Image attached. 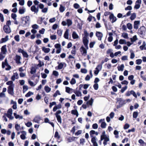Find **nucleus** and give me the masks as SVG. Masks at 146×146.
<instances>
[{"label": "nucleus", "mask_w": 146, "mask_h": 146, "mask_svg": "<svg viewBox=\"0 0 146 146\" xmlns=\"http://www.w3.org/2000/svg\"><path fill=\"white\" fill-rule=\"evenodd\" d=\"M145 27L144 26H142L138 29L137 33L140 37H143L145 34Z\"/></svg>", "instance_id": "1"}, {"label": "nucleus", "mask_w": 146, "mask_h": 146, "mask_svg": "<svg viewBox=\"0 0 146 146\" xmlns=\"http://www.w3.org/2000/svg\"><path fill=\"white\" fill-rule=\"evenodd\" d=\"M117 102H118L119 105L117 106V108L122 107L125 104L126 102L125 100H123L121 98H116Z\"/></svg>", "instance_id": "2"}, {"label": "nucleus", "mask_w": 146, "mask_h": 146, "mask_svg": "<svg viewBox=\"0 0 146 146\" xmlns=\"http://www.w3.org/2000/svg\"><path fill=\"white\" fill-rule=\"evenodd\" d=\"M62 113V111L60 110H58L55 113V115L56 117L57 120L58 122L61 124L62 123V119L61 116L59 115Z\"/></svg>", "instance_id": "3"}, {"label": "nucleus", "mask_w": 146, "mask_h": 146, "mask_svg": "<svg viewBox=\"0 0 146 146\" xmlns=\"http://www.w3.org/2000/svg\"><path fill=\"white\" fill-rule=\"evenodd\" d=\"M7 92L9 94L13 96L14 94V85H11L8 87Z\"/></svg>", "instance_id": "4"}, {"label": "nucleus", "mask_w": 146, "mask_h": 146, "mask_svg": "<svg viewBox=\"0 0 146 146\" xmlns=\"http://www.w3.org/2000/svg\"><path fill=\"white\" fill-rule=\"evenodd\" d=\"M131 94L135 98L137 97V96L135 92L133 90H131V91H128L126 92L125 93V96H129Z\"/></svg>", "instance_id": "5"}, {"label": "nucleus", "mask_w": 146, "mask_h": 146, "mask_svg": "<svg viewBox=\"0 0 146 146\" xmlns=\"http://www.w3.org/2000/svg\"><path fill=\"white\" fill-rule=\"evenodd\" d=\"M3 30L7 34H9L11 32L10 26L8 25H4L3 27Z\"/></svg>", "instance_id": "6"}, {"label": "nucleus", "mask_w": 146, "mask_h": 146, "mask_svg": "<svg viewBox=\"0 0 146 146\" xmlns=\"http://www.w3.org/2000/svg\"><path fill=\"white\" fill-rule=\"evenodd\" d=\"M80 50L82 55L84 56L86 55L87 51L86 49L83 46H82L80 48Z\"/></svg>", "instance_id": "7"}, {"label": "nucleus", "mask_w": 146, "mask_h": 146, "mask_svg": "<svg viewBox=\"0 0 146 146\" xmlns=\"http://www.w3.org/2000/svg\"><path fill=\"white\" fill-rule=\"evenodd\" d=\"M83 42L85 46L87 49H88V40L87 39V38H83Z\"/></svg>", "instance_id": "8"}, {"label": "nucleus", "mask_w": 146, "mask_h": 146, "mask_svg": "<svg viewBox=\"0 0 146 146\" xmlns=\"http://www.w3.org/2000/svg\"><path fill=\"white\" fill-rule=\"evenodd\" d=\"M109 18L110 20L112 19V20L111 21L112 23H113L115 22L117 20V18L116 17L114 16L113 13H111L110 15L109 16Z\"/></svg>", "instance_id": "9"}, {"label": "nucleus", "mask_w": 146, "mask_h": 146, "mask_svg": "<svg viewBox=\"0 0 146 146\" xmlns=\"http://www.w3.org/2000/svg\"><path fill=\"white\" fill-rule=\"evenodd\" d=\"M96 36L98 38V39L99 40H101L103 36L102 33L100 32L97 31L96 34Z\"/></svg>", "instance_id": "10"}, {"label": "nucleus", "mask_w": 146, "mask_h": 146, "mask_svg": "<svg viewBox=\"0 0 146 146\" xmlns=\"http://www.w3.org/2000/svg\"><path fill=\"white\" fill-rule=\"evenodd\" d=\"M139 21H136L134 22L133 27L134 29H137L138 28L140 24Z\"/></svg>", "instance_id": "11"}, {"label": "nucleus", "mask_w": 146, "mask_h": 146, "mask_svg": "<svg viewBox=\"0 0 146 146\" xmlns=\"http://www.w3.org/2000/svg\"><path fill=\"white\" fill-rule=\"evenodd\" d=\"M6 45H4L2 46L1 48V53L3 54H6L7 52V50L6 48Z\"/></svg>", "instance_id": "12"}, {"label": "nucleus", "mask_w": 146, "mask_h": 146, "mask_svg": "<svg viewBox=\"0 0 146 146\" xmlns=\"http://www.w3.org/2000/svg\"><path fill=\"white\" fill-rule=\"evenodd\" d=\"M62 108V106L60 104H59L57 106H55L54 107L53 109V111H55L57 109H60Z\"/></svg>", "instance_id": "13"}, {"label": "nucleus", "mask_w": 146, "mask_h": 146, "mask_svg": "<svg viewBox=\"0 0 146 146\" xmlns=\"http://www.w3.org/2000/svg\"><path fill=\"white\" fill-rule=\"evenodd\" d=\"M21 133H23L20 135V137L22 139L24 140L26 138V133L25 131H23L21 132Z\"/></svg>", "instance_id": "14"}, {"label": "nucleus", "mask_w": 146, "mask_h": 146, "mask_svg": "<svg viewBox=\"0 0 146 146\" xmlns=\"http://www.w3.org/2000/svg\"><path fill=\"white\" fill-rule=\"evenodd\" d=\"M91 142L93 143L94 146H98V144L96 142L95 137H93L92 138Z\"/></svg>", "instance_id": "15"}, {"label": "nucleus", "mask_w": 146, "mask_h": 146, "mask_svg": "<svg viewBox=\"0 0 146 146\" xmlns=\"http://www.w3.org/2000/svg\"><path fill=\"white\" fill-rule=\"evenodd\" d=\"M42 51L45 53H48L50 50L49 48H46L45 47L43 46L42 48Z\"/></svg>", "instance_id": "16"}, {"label": "nucleus", "mask_w": 146, "mask_h": 146, "mask_svg": "<svg viewBox=\"0 0 146 146\" xmlns=\"http://www.w3.org/2000/svg\"><path fill=\"white\" fill-rule=\"evenodd\" d=\"M9 65L7 62V59H5V60L4 62H2V66L3 68H4L5 67V65L6 66H7Z\"/></svg>", "instance_id": "17"}, {"label": "nucleus", "mask_w": 146, "mask_h": 146, "mask_svg": "<svg viewBox=\"0 0 146 146\" xmlns=\"http://www.w3.org/2000/svg\"><path fill=\"white\" fill-rule=\"evenodd\" d=\"M57 63L58 64V69L60 70L64 66L63 64L66 65V64L64 63H63L62 62H61L60 63L59 62H58Z\"/></svg>", "instance_id": "18"}, {"label": "nucleus", "mask_w": 146, "mask_h": 146, "mask_svg": "<svg viewBox=\"0 0 146 146\" xmlns=\"http://www.w3.org/2000/svg\"><path fill=\"white\" fill-rule=\"evenodd\" d=\"M71 113L72 114L76 115V117H78V112L77 110L75 109L72 110L71 111Z\"/></svg>", "instance_id": "19"}, {"label": "nucleus", "mask_w": 146, "mask_h": 146, "mask_svg": "<svg viewBox=\"0 0 146 146\" xmlns=\"http://www.w3.org/2000/svg\"><path fill=\"white\" fill-rule=\"evenodd\" d=\"M21 58V57L20 56L16 55V56L15 59L16 62L17 63L19 64L20 63V60Z\"/></svg>", "instance_id": "20"}, {"label": "nucleus", "mask_w": 146, "mask_h": 146, "mask_svg": "<svg viewBox=\"0 0 146 146\" xmlns=\"http://www.w3.org/2000/svg\"><path fill=\"white\" fill-rule=\"evenodd\" d=\"M8 40V36H6L5 38H2L1 39V40L0 41L1 42H0V43L5 42H6Z\"/></svg>", "instance_id": "21"}, {"label": "nucleus", "mask_w": 146, "mask_h": 146, "mask_svg": "<svg viewBox=\"0 0 146 146\" xmlns=\"http://www.w3.org/2000/svg\"><path fill=\"white\" fill-rule=\"evenodd\" d=\"M146 44L145 41H143V44L142 45H141L139 47L140 49L141 50H143L144 49L146 50V48L145 47L146 46Z\"/></svg>", "instance_id": "22"}, {"label": "nucleus", "mask_w": 146, "mask_h": 146, "mask_svg": "<svg viewBox=\"0 0 146 146\" xmlns=\"http://www.w3.org/2000/svg\"><path fill=\"white\" fill-rule=\"evenodd\" d=\"M73 92L76 94L77 96H82L81 92L79 91L74 90Z\"/></svg>", "instance_id": "23"}, {"label": "nucleus", "mask_w": 146, "mask_h": 146, "mask_svg": "<svg viewBox=\"0 0 146 146\" xmlns=\"http://www.w3.org/2000/svg\"><path fill=\"white\" fill-rule=\"evenodd\" d=\"M40 120V118L39 117L36 116L33 119V121L35 122L39 123V121Z\"/></svg>", "instance_id": "24"}, {"label": "nucleus", "mask_w": 146, "mask_h": 146, "mask_svg": "<svg viewBox=\"0 0 146 146\" xmlns=\"http://www.w3.org/2000/svg\"><path fill=\"white\" fill-rule=\"evenodd\" d=\"M72 37L74 39H77L78 38L79 36L76 32L74 31L72 34Z\"/></svg>", "instance_id": "25"}, {"label": "nucleus", "mask_w": 146, "mask_h": 146, "mask_svg": "<svg viewBox=\"0 0 146 146\" xmlns=\"http://www.w3.org/2000/svg\"><path fill=\"white\" fill-rule=\"evenodd\" d=\"M78 138V137H70L68 139V141L69 142H71L72 141H75V139H77Z\"/></svg>", "instance_id": "26"}, {"label": "nucleus", "mask_w": 146, "mask_h": 146, "mask_svg": "<svg viewBox=\"0 0 146 146\" xmlns=\"http://www.w3.org/2000/svg\"><path fill=\"white\" fill-rule=\"evenodd\" d=\"M93 99L92 98H91L90 100L88 101H87L86 102V104L87 105H90L92 106L93 103Z\"/></svg>", "instance_id": "27"}, {"label": "nucleus", "mask_w": 146, "mask_h": 146, "mask_svg": "<svg viewBox=\"0 0 146 146\" xmlns=\"http://www.w3.org/2000/svg\"><path fill=\"white\" fill-rule=\"evenodd\" d=\"M136 17V14L135 13H133L131 14V15L130 17V19L131 21H132L135 19Z\"/></svg>", "instance_id": "28"}, {"label": "nucleus", "mask_w": 146, "mask_h": 146, "mask_svg": "<svg viewBox=\"0 0 146 146\" xmlns=\"http://www.w3.org/2000/svg\"><path fill=\"white\" fill-rule=\"evenodd\" d=\"M66 23L68 27L71 26L72 24V22L71 20L70 19H67L66 20Z\"/></svg>", "instance_id": "29"}, {"label": "nucleus", "mask_w": 146, "mask_h": 146, "mask_svg": "<svg viewBox=\"0 0 146 146\" xmlns=\"http://www.w3.org/2000/svg\"><path fill=\"white\" fill-rule=\"evenodd\" d=\"M137 39L136 35H135L133 36L132 38H130L131 41L132 42H135Z\"/></svg>", "instance_id": "30"}, {"label": "nucleus", "mask_w": 146, "mask_h": 146, "mask_svg": "<svg viewBox=\"0 0 146 146\" xmlns=\"http://www.w3.org/2000/svg\"><path fill=\"white\" fill-rule=\"evenodd\" d=\"M36 69L35 67H32L30 71L31 74H34L36 73Z\"/></svg>", "instance_id": "31"}, {"label": "nucleus", "mask_w": 146, "mask_h": 146, "mask_svg": "<svg viewBox=\"0 0 146 146\" xmlns=\"http://www.w3.org/2000/svg\"><path fill=\"white\" fill-rule=\"evenodd\" d=\"M124 68V65L123 64H122L120 66H118L117 67L118 70L119 71H122L123 70Z\"/></svg>", "instance_id": "32"}, {"label": "nucleus", "mask_w": 146, "mask_h": 146, "mask_svg": "<svg viewBox=\"0 0 146 146\" xmlns=\"http://www.w3.org/2000/svg\"><path fill=\"white\" fill-rule=\"evenodd\" d=\"M44 90L47 93L49 92L51 90V88L48 86H46L44 87Z\"/></svg>", "instance_id": "33"}, {"label": "nucleus", "mask_w": 146, "mask_h": 146, "mask_svg": "<svg viewBox=\"0 0 146 146\" xmlns=\"http://www.w3.org/2000/svg\"><path fill=\"white\" fill-rule=\"evenodd\" d=\"M65 7L63 6L62 5H60L59 8V11L60 12H63L65 10Z\"/></svg>", "instance_id": "34"}, {"label": "nucleus", "mask_w": 146, "mask_h": 146, "mask_svg": "<svg viewBox=\"0 0 146 146\" xmlns=\"http://www.w3.org/2000/svg\"><path fill=\"white\" fill-rule=\"evenodd\" d=\"M27 16L26 17H25V20L24 19H23L22 20L23 23L24 22V25H26L28 23L29 20L27 19Z\"/></svg>", "instance_id": "35"}, {"label": "nucleus", "mask_w": 146, "mask_h": 146, "mask_svg": "<svg viewBox=\"0 0 146 146\" xmlns=\"http://www.w3.org/2000/svg\"><path fill=\"white\" fill-rule=\"evenodd\" d=\"M138 115V112L137 111H134L133 114V118L136 119Z\"/></svg>", "instance_id": "36"}, {"label": "nucleus", "mask_w": 146, "mask_h": 146, "mask_svg": "<svg viewBox=\"0 0 146 146\" xmlns=\"http://www.w3.org/2000/svg\"><path fill=\"white\" fill-rule=\"evenodd\" d=\"M64 37L66 39L68 38V33L67 30H66L64 34Z\"/></svg>", "instance_id": "37"}, {"label": "nucleus", "mask_w": 146, "mask_h": 146, "mask_svg": "<svg viewBox=\"0 0 146 146\" xmlns=\"http://www.w3.org/2000/svg\"><path fill=\"white\" fill-rule=\"evenodd\" d=\"M119 43L120 44H126V40L124 39H120L119 41Z\"/></svg>", "instance_id": "38"}, {"label": "nucleus", "mask_w": 146, "mask_h": 146, "mask_svg": "<svg viewBox=\"0 0 146 146\" xmlns=\"http://www.w3.org/2000/svg\"><path fill=\"white\" fill-rule=\"evenodd\" d=\"M19 12L20 14H23L25 12V9H19Z\"/></svg>", "instance_id": "39"}, {"label": "nucleus", "mask_w": 146, "mask_h": 146, "mask_svg": "<svg viewBox=\"0 0 146 146\" xmlns=\"http://www.w3.org/2000/svg\"><path fill=\"white\" fill-rule=\"evenodd\" d=\"M54 137L58 139L60 138V136L59 135L57 131H56L55 133Z\"/></svg>", "instance_id": "40"}, {"label": "nucleus", "mask_w": 146, "mask_h": 146, "mask_svg": "<svg viewBox=\"0 0 146 146\" xmlns=\"http://www.w3.org/2000/svg\"><path fill=\"white\" fill-rule=\"evenodd\" d=\"M127 28L129 30H131L132 29V24L130 23H128L127 24Z\"/></svg>", "instance_id": "41"}, {"label": "nucleus", "mask_w": 146, "mask_h": 146, "mask_svg": "<svg viewBox=\"0 0 146 146\" xmlns=\"http://www.w3.org/2000/svg\"><path fill=\"white\" fill-rule=\"evenodd\" d=\"M106 124L105 122H102L101 124V127L103 128H105L106 127Z\"/></svg>", "instance_id": "42"}, {"label": "nucleus", "mask_w": 146, "mask_h": 146, "mask_svg": "<svg viewBox=\"0 0 146 146\" xmlns=\"http://www.w3.org/2000/svg\"><path fill=\"white\" fill-rule=\"evenodd\" d=\"M95 133V131L94 130H92L90 131V137H92V138L93 137H94L93 135Z\"/></svg>", "instance_id": "43"}, {"label": "nucleus", "mask_w": 146, "mask_h": 146, "mask_svg": "<svg viewBox=\"0 0 146 146\" xmlns=\"http://www.w3.org/2000/svg\"><path fill=\"white\" fill-rule=\"evenodd\" d=\"M61 94L59 91L57 90L56 91L55 93L54 94L53 96L54 97H56L58 95H60Z\"/></svg>", "instance_id": "44"}, {"label": "nucleus", "mask_w": 146, "mask_h": 146, "mask_svg": "<svg viewBox=\"0 0 146 146\" xmlns=\"http://www.w3.org/2000/svg\"><path fill=\"white\" fill-rule=\"evenodd\" d=\"M14 38L17 42H19L20 40L19 36L18 35L15 36H14Z\"/></svg>", "instance_id": "45"}, {"label": "nucleus", "mask_w": 146, "mask_h": 146, "mask_svg": "<svg viewBox=\"0 0 146 146\" xmlns=\"http://www.w3.org/2000/svg\"><path fill=\"white\" fill-rule=\"evenodd\" d=\"M17 15L16 14L12 13L11 15V17L14 20L16 19Z\"/></svg>", "instance_id": "46"}, {"label": "nucleus", "mask_w": 146, "mask_h": 146, "mask_svg": "<svg viewBox=\"0 0 146 146\" xmlns=\"http://www.w3.org/2000/svg\"><path fill=\"white\" fill-rule=\"evenodd\" d=\"M104 141L103 142V144L104 145H106L107 144V142L110 141L109 138H107L104 139Z\"/></svg>", "instance_id": "47"}, {"label": "nucleus", "mask_w": 146, "mask_h": 146, "mask_svg": "<svg viewBox=\"0 0 146 146\" xmlns=\"http://www.w3.org/2000/svg\"><path fill=\"white\" fill-rule=\"evenodd\" d=\"M127 86H125L124 87H123L121 90V92L122 93L124 92V91L127 88Z\"/></svg>", "instance_id": "48"}, {"label": "nucleus", "mask_w": 146, "mask_h": 146, "mask_svg": "<svg viewBox=\"0 0 146 146\" xmlns=\"http://www.w3.org/2000/svg\"><path fill=\"white\" fill-rule=\"evenodd\" d=\"M142 60L141 59H138L136 61V64L139 65L142 62Z\"/></svg>", "instance_id": "49"}, {"label": "nucleus", "mask_w": 146, "mask_h": 146, "mask_svg": "<svg viewBox=\"0 0 146 146\" xmlns=\"http://www.w3.org/2000/svg\"><path fill=\"white\" fill-rule=\"evenodd\" d=\"M33 92L30 91H29L25 95V96L26 97H29L31 95H33Z\"/></svg>", "instance_id": "50"}, {"label": "nucleus", "mask_w": 146, "mask_h": 146, "mask_svg": "<svg viewBox=\"0 0 146 146\" xmlns=\"http://www.w3.org/2000/svg\"><path fill=\"white\" fill-rule=\"evenodd\" d=\"M84 36L83 38H87V37L88 36L89 34L87 32V31L86 30H85L84 31Z\"/></svg>", "instance_id": "51"}, {"label": "nucleus", "mask_w": 146, "mask_h": 146, "mask_svg": "<svg viewBox=\"0 0 146 146\" xmlns=\"http://www.w3.org/2000/svg\"><path fill=\"white\" fill-rule=\"evenodd\" d=\"M15 127L16 130L19 131L20 129V126L18 124H16L15 125Z\"/></svg>", "instance_id": "52"}, {"label": "nucleus", "mask_w": 146, "mask_h": 146, "mask_svg": "<svg viewBox=\"0 0 146 146\" xmlns=\"http://www.w3.org/2000/svg\"><path fill=\"white\" fill-rule=\"evenodd\" d=\"M36 7L35 5H33L31 7V11H33L35 12V11Z\"/></svg>", "instance_id": "53"}, {"label": "nucleus", "mask_w": 146, "mask_h": 146, "mask_svg": "<svg viewBox=\"0 0 146 146\" xmlns=\"http://www.w3.org/2000/svg\"><path fill=\"white\" fill-rule=\"evenodd\" d=\"M22 54L24 57L28 58L29 57V55L26 52L24 51L23 53Z\"/></svg>", "instance_id": "54"}, {"label": "nucleus", "mask_w": 146, "mask_h": 146, "mask_svg": "<svg viewBox=\"0 0 146 146\" xmlns=\"http://www.w3.org/2000/svg\"><path fill=\"white\" fill-rule=\"evenodd\" d=\"M114 134L115 135V137L117 138L118 137V135L119 134V132L118 131L116 130L114 131L113 132Z\"/></svg>", "instance_id": "55"}, {"label": "nucleus", "mask_w": 146, "mask_h": 146, "mask_svg": "<svg viewBox=\"0 0 146 146\" xmlns=\"http://www.w3.org/2000/svg\"><path fill=\"white\" fill-rule=\"evenodd\" d=\"M70 83L72 85L75 84L76 83L75 79L73 78H72L70 82Z\"/></svg>", "instance_id": "56"}, {"label": "nucleus", "mask_w": 146, "mask_h": 146, "mask_svg": "<svg viewBox=\"0 0 146 146\" xmlns=\"http://www.w3.org/2000/svg\"><path fill=\"white\" fill-rule=\"evenodd\" d=\"M130 126V125L129 124L126 123H125L124 125L123 128L125 129H128Z\"/></svg>", "instance_id": "57"}, {"label": "nucleus", "mask_w": 146, "mask_h": 146, "mask_svg": "<svg viewBox=\"0 0 146 146\" xmlns=\"http://www.w3.org/2000/svg\"><path fill=\"white\" fill-rule=\"evenodd\" d=\"M95 43V41L92 42L90 43L89 44V46L90 48H92L93 47L94 44Z\"/></svg>", "instance_id": "58"}, {"label": "nucleus", "mask_w": 146, "mask_h": 146, "mask_svg": "<svg viewBox=\"0 0 146 146\" xmlns=\"http://www.w3.org/2000/svg\"><path fill=\"white\" fill-rule=\"evenodd\" d=\"M109 138V137H108L106 135H101L100 139H101L102 140H103L104 139Z\"/></svg>", "instance_id": "59"}, {"label": "nucleus", "mask_w": 146, "mask_h": 146, "mask_svg": "<svg viewBox=\"0 0 146 146\" xmlns=\"http://www.w3.org/2000/svg\"><path fill=\"white\" fill-rule=\"evenodd\" d=\"M56 105V103L55 102H50V105L49 106V108H51L53 106Z\"/></svg>", "instance_id": "60"}, {"label": "nucleus", "mask_w": 146, "mask_h": 146, "mask_svg": "<svg viewBox=\"0 0 146 146\" xmlns=\"http://www.w3.org/2000/svg\"><path fill=\"white\" fill-rule=\"evenodd\" d=\"M93 87L95 90H97L98 88V84H95L93 85Z\"/></svg>", "instance_id": "61"}, {"label": "nucleus", "mask_w": 146, "mask_h": 146, "mask_svg": "<svg viewBox=\"0 0 146 146\" xmlns=\"http://www.w3.org/2000/svg\"><path fill=\"white\" fill-rule=\"evenodd\" d=\"M140 7V4L135 3V4L134 7V8L136 9H138Z\"/></svg>", "instance_id": "62"}, {"label": "nucleus", "mask_w": 146, "mask_h": 146, "mask_svg": "<svg viewBox=\"0 0 146 146\" xmlns=\"http://www.w3.org/2000/svg\"><path fill=\"white\" fill-rule=\"evenodd\" d=\"M54 47L57 49L61 48V45L59 44H56L54 45Z\"/></svg>", "instance_id": "63"}, {"label": "nucleus", "mask_w": 146, "mask_h": 146, "mask_svg": "<svg viewBox=\"0 0 146 146\" xmlns=\"http://www.w3.org/2000/svg\"><path fill=\"white\" fill-rule=\"evenodd\" d=\"M87 70L85 68H82L81 69V72L83 73H86L87 72Z\"/></svg>", "instance_id": "64"}]
</instances>
